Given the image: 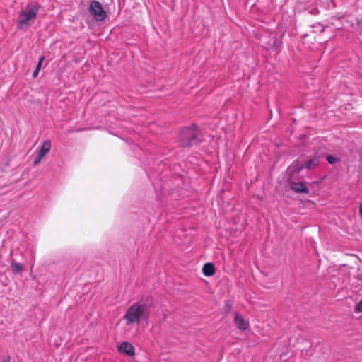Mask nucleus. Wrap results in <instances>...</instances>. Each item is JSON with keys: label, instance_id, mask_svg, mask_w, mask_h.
<instances>
[{"label": "nucleus", "instance_id": "1a4fd4ad", "mask_svg": "<svg viewBox=\"0 0 362 362\" xmlns=\"http://www.w3.org/2000/svg\"><path fill=\"white\" fill-rule=\"evenodd\" d=\"M202 272L206 276H211L215 273V267L212 263L208 262L204 264Z\"/></svg>", "mask_w": 362, "mask_h": 362}, {"label": "nucleus", "instance_id": "39448f33", "mask_svg": "<svg viewBox=\"0 0 362 362\" xmlns=\"http://www.w3.org/2000/svg\"><path fill=\"white\" fill-rule=\"evenodd\" d=\"M288 182L291 189L296 193L308 194L309 192L308 188L303 182H294L290 180Z\"/></svg>", "mask_w": 362, "mask_h": 362}, {"label": "nucleus", "instance_id": "ddd939ff", "mask_svg": "<svg viewBox=\"0 0 362 362\" xmlns=\"http://www.w3.org/2000/svg\"><path fill=\"white\" fill-rule=\"evenodd\" d=\"M45 60V57L44 56H42L40 59H39V61H38V63L35 67V69L34 70V71L33 72V78H35L37 77V76L38 75V73L41 69V66H42V62L43 61Z\"/></svg>", "mask_w": 362, "mask_h": 362}, {"label": "nucleus", "instance_id": "f3484780", "mask_svg": "<svg viewBox=\"0 0 362 362\" xmlns=\"http://www.w3.org/2000/svg\"><path fill=\"white\" fill-rule=\"evenodd\" d=\"M42 158H43L42 156H41L40 155H39L37 153V156H36V158H35V160L33 162V165L34 166L37 165L40 163V160H42Z\"/></svg>", "mask_w": 362, "mask_h": 362}, {"label": "nucleus", "instance_id": "f8f14e48", "mask_svg": "<svg viewBox=\"0 0 362 362\" xmlns=\"http://www.w3.org/2000/svg\"><path fill=\"white\" fill-rule=\"evenodd\" d=\"M319 164L318 159L317 158H313L309 160L308 162L305 163L304 165V168L307 169H312L317 166Z\"/></svg>", "mask_w": 362, "mask_h": 362}, {"label": "nucleus", "instance_id": "423d86ee", "mask_svg": "<svg viewBox=\"0 0 362 362\" xmlns=\"http://www.w3.org/2000/svg\"><path fill=\"white\" fill-rule=\"evenodd\" d=\"M234 323L235 327L242 331H245L249 328V322L246 321L238 313H235Z\"/></svg>", "mask_w": 362, "mask_h": 362}, {"label": "nucleus", "instance_id": "a211bd4d", "mask_svg": "<svg viewBox=\"0 0 362 362\" xmlns=\"http://www.w3.org/2000/svg\"><path fill=\"white\" fill-rule=\"evenodd\" d=\"M42 158H43L42 156H41L40 155H39L37 153V156H36V158H35V160L33 162V165L34 166L37 165L40 163V160H42Z\"/></svg>", "mask_w": 362, "mask_h": 362}, {"label": "nucleus", "instance_id": "9b49d317", "mask_svg": "<svg viewBox=\"0 0 362 362\" xmlns=\"http://www.w3.org/2000/svg\"><path fill=\"white\" fill-rule=\"evenodd\" d=\"M11 267L14 274H18L21 272L24 269L23 265L22 264L18 263L15 260L11 261Z\"/></svg>", "mask_w": 362, "mask_h": 362}, {"label": "nucleus", "instance_id": "f257e3e1", "mask_svg": "<svg viewBox=\"0 0 362 362\" xmlns=\"http://www.w3.org/2000/svg\"><path fill=\"white\" fill-rule=\"evenodd\" d=\"M148 306L139 303L132 304L127 310L124 319L127 325L139 323L141 320L148 317Z\"/></svg>", "mask_w": 362, "mask_h": 362}, {"label": "nucleus", "instance_id": "4468645a", "mask_svg": "<svg viewBox=\"0 0 362 362\" xmlns=\"http://www.w3.org/2000/svg\"><path fill=\"white\" fill-rule=\"evenodd\" d=\"M355 313H362V298L361 300L356 304L354 308Z\"/></svg>", "mask_w": 362, "mask_h": 362}, {"label": "nucleus", "instance_id": "0eeeda50", "mask_svg": "<svg viewBox=\"0 0 362 362\" xmlns=\"http://www.w3.org/2000/svg\"><path fill=\"white\" fill-rule=\"evenodd\" d=\"M117 348L119 352L125 354L129 356H132L134 355V348L133 345L129 342L124 341L120 344Z\"/></svg>", "mask_w": 362, "mask_h": 362}, {"label": "nucleus", "instance_id": "dca6fc26", "mask_svg": "<svg viewBox=\"0 0 362 362\" xmlns=\"http://www.w3.org/2000/svg\"><path fill=\"white\" fill-rule=\"evenodd\" d=\"M224 309H225V313L226 314L228 313L232 309V305L228 301H226V304H225Z\"/></svg>", "mask_w": 362, "mask_h": 362}, {"label": "nucleus", "instance_id": "aec40b11", "mask_svg": "<svg viewBox=\"0 0 362 362\" xmlns=\"http://www.w3.org/2000/svg\"><path fill=\"white\" fill-rule=\"evenodd\" d=\"M3 362H10V356H5L3 359Z\"/></svg>", "mask_w": 362, "mask_h": 362}, {"label": "nucleus", "instance_id": "6ab92c4d", "mask_svg": "<svg viewBox=\"0 0 362 362\" xmlns=\"http://www.w3.org/2000/svg\"><path fill=\"white\" fill-rule=\"evenodd\" d=\"M356 23L358 25H362V16L356 19Z\"/></svg>", "mask_w": 362, "mask_h": 362}, {"label": "nucleus", "instance_id": "9d476101", "mask_svg": "<svg viewBox=\"0 0 362 362\" xmlns=\"http://www.w3.org/2000/svg\"><path fill=\"white\" fill-rule=\"evenodd\" d=\"M51 142L49 140H45L42 147L40 148L38 154L44 157V156L50 151Z\"/></svg>", "mask_w": 362, "mask_h": 362}, {"label": "nucleus", "instance_id": "7ed1b4c3", "mask_svg": "<svg viewBox=\"0 0 362 362\" xmlns=\"http://www.w3.org/2000/svg\"><path fill=\"white\" fill-rule=\"evenodd\" d=\"M39 5L35 4V5H28V11H21L19 14L18 23L21 25H25L26 28L30 25L29 21L33 20L36 18Z\"/></svg>", "mask_w": 362, "mask_h": 362}, {"label": "nucleus", "instance_id": "f03ea898", "mask_svg": "<svg viewBox=\"0 0 362 362\" xmlns=\"http://www.w3.org/2000/svg\"><path fill=\"white\" fill-rule=\"evenodd\" d=\"M201 141L200 132L197 125L184 128L179 136V142L183 147H189L197 144Z\"/></svg>", "mask_w": 362, "mask_h": 362}, {"label": "nucleus", "instance_id": "6e6552de", "mask_svg": "<svg viewBox=\"0 0 362 362\" xmlns=\"http://www.w3.org/2000/svg\"><path fill=\"white\" fill-rule=\"evenodd\" d=\"M304 168L303 164H300L298 160L293 161L291 165L288 167V173L290 179L295 175L301 171V170Z\"/></svg>", "mask_w": 362, "mask_h": 362}, {"label": "nucleus", "instance_id": "20e7f679", "mask_svg": "<svg viewBox=\"0 0 362 362\" xmlns=\"http://www.w3.org/2000/svg\"><path fill=\"white\" fill-rule=\"evenodd\" d=\"M89 12L98 21H103L107 16L102 4L98 1H92L90 2L89 6Z\"/></svg>", "mask_w": 362, "mask_h": 362}, {"label": "nucleus", "instance_id": "2eb2a0df", "mask_svg": "<svg viewBox=\"0 0 362 362\" xmlns=\"http://www.w3.org/2000/svg\"><path fill=\"white\" fill-rule=\"evenodd\" d=\"M326 160L329 164H334L337 160V159L332 156H327Z\"/></svg>", "mask_w": 362, "mask_h": 362}]
</instances>
